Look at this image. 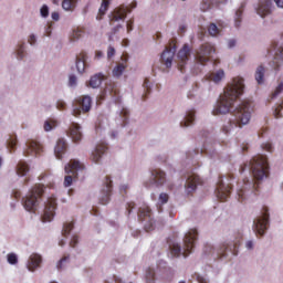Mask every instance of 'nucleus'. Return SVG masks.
<instances>
[{
    "instance_id": "obj_4",
    "label": "nucleus",
    "mask_w": 283,
    "mask_h": 283,
    "mask_svg": "<svg viewBox=\"0 0 283 283\" xmlns=\"http://www.w3.org/2000/svg\"><path fill=\"white\" fill-rule=\"evenodd\" d=\"M232 116H234L232 119L234 127H244V125H249V122L251 120V104L249 102H242L232 112Z\"/></svg>"
},
{
    "instance_id": "obj_45",
    "label": "nucleus",
    "mask_w": 283,
    "mask_h": 283,
    "mask_svg": "<svg viewBox=\"0 0 283 283\" xmlns=\"http://www.w3.org/2000/svg\"><path fill=\"white\" fill-rule=\"evenodd\" d=\"M8 147L9 149H14L17 147V137L15 136H10L8 139Z\"/></svg>"
},
{
    "instance_id": "obj_58",
    "label": "nucleus",
    "mask_w": 283,
    "mask_h": 283,
    "mask_svg": "<svg viewBox=\"0 0 283 283\" xmlns=\"http://www.w3.org/2000/svg\"><path fill=\"white\" fill-rule=\"evenodd\" d=\"M52 122H50V120H46L45 123H44V129H45V132H51V129H52Z\"/></svg>"
},
{
    "instance_id": "obj_32",
    "label": "nucleus",
    "mask_w": 283,
    "mask_h": 283,
    "mask_svg": "<svg viewBox=\"0 0 283 283\" xmlns=\"http://www.w3.org/2000/svg\"><path fill=\"white\" fill-rule=\"evenodd\" d=\"M76 3H78V0H63L62 8L66 12H73L74 8H76Z\"/></svg>"
},
{
    "instance_id": "obj_29",
    "label": "nucleus",
    "mask_w": 283,
    "mask_h": 283,
    "mask_svg": "<svg viewBox=\"0 0 283 283\" xmlns=\"http://www.w3.org/2000/svg\"><path fill=\"white\" fill-rule=\"evenodd\" d=\"M105 81V75L102 73H97L93 75L90 80V87H93V90H96V87H101V83Z\"/></svg>"
},
{
    "instance_id": "obj_28",
    "label": "nucleus",
    "mask_w": 283,
    "mask_h": 283,
    "mask_svg": "<svg viewBox=\"0 0 283 283\" xmlns=\"http://www.w3.org/2000/svg\"><path fill=\"white\" fill-rule=\"evenodd\" d=\"M193 120H196V111H189L180 123V127H190V125H193Z\"/></svg>"
},
{
    "instance_id": "obj_19",
    "label": "nucleus",
    "mask_w": 283,
    "mask_h": 283,
    "mask_svg": "<svg viewBox=\"0 0 283 283\" xmlns=\"http://www.w3.org/2000/svg\"><path fill=\"white\" fill-rule=\"evenodd\" d=\"M166 180L167 177L165 175V171H163L161 169L151 170L150 185H156V187H160L165 185Z\"/></svg>"
},
{
    "instance_id": "obj_38",
    "label": "nucleus",
    "mask_w": 283,
    "mask_h": 283,
    "mask_svg": "<svg viewBox=\"0 0 283 283\" xmlns=\"http://www.w3.org/2000/svg\"><path fill=\"white\" fill-rule=\"evenodd\" d=\"M146 283H156V271L151 268L146 270Z\"/></svg>"
},
{
    "instance_id": "obj_39",
    "label": "nucleus",
    "mask_w": 283,
    "mask_h": 283,
    "mask_svg": "<svg viewBox=\"0 0 283 283\" xmlns=\"http://www.w3.org/2000/svg\"><path fill=\"white\" fill-rule=\"evenodd\" d=\"M144 90H145V93L144 95L142 96L143 101H146L147 99V94H151V82H149L148 78H146L144 81Z\"/></svg>"
},
{
    "instance_id": "obj_24",
    "label": "nucleus",
    "mask_w": 283,
    "mask_h": 283,
    "mask_svg": "<svg viewBox=\"0 0 283 283\" xmlns=\"http://www.w3.org/2000/svg\"><path fill=\"white\" fill-rule=\"evenodd\" d=\"M67 151V143H65V139L60 138L56 142L55 148H54V155L60 160L63 158V154Z\"/></svg>"
},
{
    "instance_id": "obj_62",
    "label": "nucleus",
    "mask_w": 283,
    "mask_h": 283,
    "mask_svg": "<svg viewBox=\"0 0 283 283\" xmlns=\"http://www.w3.org/2000/svg\"><path fill=\"white\" fill-rule=\"evenodd\" d=\"M51 18L53 19V21H59V19H61L59 12H56V11L51 13Z\"/></svg>"
},
{
    "instance_id": "obj_42",
    "label": "nucleus",
    "mask_w": 283,
    "mask_h": 283,
    "mask_svg": "<svg viewBox=\"0 0 283 283\" xmlns=\"http://www.w3.org/2000/svg\"><path fill=\"white\" fill-rule=\"evenodd\" d=\"M72 229H74V223H72V222L64 223L63 229H62V235H64V238H67V235H70V232L72 231Z\"/></svg>"
},
{
    "instance_id": "obj_55",
    "label": "nucleus",
    "mask_w": 283,
    "mask_h": 283,
    "mask_svg": "<svg viewBox=\"0 0 283 283\" xmlns=\"http://www.w3.org/2000/svg\"><path fill=\"white\" fill-rule=\"evenodd\" d=\"M114 54H116V49H114V46H108L107 59H112V56H114Z\"/></svg>"
},
{
    "instance_id": "obj_63",
    "label": "nucleus",
    "mask_w": 283,
    "mask_h": 283,
    "mask_svg": "<svg viewBox=\"0 0 283 283\" xmlns=\"http://www.w3.org/2000/svg\"><path fill=\"white\" fill-rule=\"evenodd\" d=\"M235 43H237L235 39L228 40V48H235Z\"/></svg>"
},
{
    "instance_id": "obj_6",
    "label": "nucleus",
    "mask_w": 283,
    "mask_h": 283,
    "mask_svg": "<svg viewBox=\"0 0 283 283\" xmlns=\"http://www.w3.org/2000/svg\"><path fill=\"white\" fill-rule=\"evenodd\" d=\"M216 53L213 45L209 43L202 44L196 52L195 60L199 65H206L211 61V55Z\"/></svg>"
},
{
    "instance_id": "obj_49",
    "label": "nucleus",
    "mask_w": 283,
    "mask_h": 283,
    "mask_svg": "<svg viewBox=\"0 0 283 283\" xmlns=\"http://www.w3.org/2000/svg\"><path fill=\"white\" fill-rule=\"evenodd\" d=\"M8 262H9V264H17V262H18L17 254H14V253L9 254Z\"/></svg>"
},
{
    "instance_id": "obj_56",
    "label": "nucleus",
    "mask_w": 283,
    "mask_h": 283,
    "mask_svg": "<svg viewBox=\"0 0 283 283\" xmlns=\"http://www.w3.org/2000/svg\"><path fill=\"white\" fill-rule=\"evenodd\" d=\"M127 32H132L134 30V19H130L126 23Z\"/></svg>"
},
{
    "instance_id": "obj_26",
    "label": "nucleus",
    "mask_w": 283,
    "mask_h": 283,
    "mask_svg": "<svg viewBox=\"0 0 283 283\" xmlns=\"http://www.w3.org/2000/svg\"><path fill=\"white\" fill-rule=\"evenodd\" d=\"M227 251H231L233 255H238V252L235 251V245L222 244L217 251L218 258H220V260L227 258Z\"/></svg>"
},
{
    "instance_id": "obj_3",
    "label": "nucleus",
    "mask_w": 283,
    "mask_h": 283,
    "mask_svg": "<svg viewBox=\"0 0 283 283\" xmlns=\"http://www.w3.org/2000/svg\"><path fill=\"white\" fill-rule=\"evenodd\" d=\"M196 240H198V230L190 229L184 238V248H180V244L178 243H172L170 245L171 255H174V258H180V255L187 258L193 250Z\"/></svg>"
},
{
    "instance_id": "obj_20",
    "label": "nucleus",
    "mask_w": 283,
    "mask_h": 283,
    "mask_svg": "<svg viewBox=\"0 0 283 283\" xmlns=\"http://www.w3.org/2000/svg\"><path fill=\"white\" fill-rule=\"evenodd\" d=\"M87 53L81 52L76 55L75 65L78 74H85V69L87 67Z\"/></svg>"
},
{
    "instance_id": "obj_15",
    "label": "nucleus",
    "mask_w": 283,
    "mask_h": 283,
    "mask_svg": "<svg viewBox=\"0 0 283 283\" xmlns=\"http://www.w3.org/2000/svg\"><path fill=\"white\" fill-rule=\"evenodd\" d=\"M55 209H56V199L49 198L45 203L44 213L42 216V222H52V218H54Z\"/></svg>"
},
{
    "instance_id": "obj_11",
    "label": "nucleus",
    "mask_w": 283,
    "mask_h": 283,
    "mask_svg": "<svg viewBox=\"0 0 283 283\" xmlns=\"http://www.w3.org/2000/svg\"><path fill=\"white\" fill-rule=\"evenodd\" d=\"M138 218L140 222H144L145 231H153L154 219L151 218V209H149V207L140 208Z\"/></svg>"
},
{
    "instance_id": "obj_46",
    "label": "nucleus",
    "mask_w": 283,
    "mask_h": 283,
    "mask_svg": "<svg viewBox=\"0 0 283 283\" xmlns=\"http://www.w3.org/2000/svg\"><path fill=\"white\" fill-rule=\"evenodd\" d=\"M65 262H70V254L64 255L57 263V269L59 271H61V269H63V264H65Z\"/></svg>"
},
{
    "instance_id": "obj_40",
    "label": "nucleus",
    "mask_w": 283,
    "mask_h": 283,
    "mask_svg": "<svg viewBox=\"0 0 283 283\" xmlns=\"http://www.w3.org/2000/svg\"><path fill=\"white\" fill-rule=\"evenodd\" d=\"M242 8L237 10L234 15V28H240V25H242Z\"/></svg>"
},
{
    "instance_id": "obj_30",
    "label": "nucleus",
    "mask_w": 283,
    "mask_h": 283,
    "mask_svg": "<svg viewBox=\"0 0 283 283\" xmlns=\"http://www.w3.org/2000/svg\"><path fill=\"white\" fill-rule=\"evenodd\" d=\"M127 59H124L122 63H117V65L113 69V76L116 78L123 76V72H125L127 67Z\"/></svg>"
},
{
    "instance_id": "obj_5",
    "label": "nucleus",
    "mask_w": 283,
    "mask_h": 283,
    "mask_svg": "<svg viewBox=\"0 0 283 283\" xmlns=\"http://www.w3.org/2000/svg\"><path fill=\"white\" fill-rule=\"evenodd\" d=\"M41 196H43V186L36 185L23 199L24 209L34 213V211H36V207H39V199Z\"/></svg>"
},
{
    "instance_id": "obj_14",
    "label": "nucleus",
    "mask_w": 283,
    "mask_h": 283,
    "mask_svg": "<svg viewBox=\"0 0 283 283\" xmlns=\"http://www.w3.org/2000/svg\"><path fill=\"white\" fill-rule=\"evenodd\" d=\"M43 151V146L34 139H28L25 143V148L23 150L24 156H39Z\"/></svg>"
},
{
    "instance_id": "obj_33",
    "label": "nucleus",
    "mask_w": 283,
    "mask_h": 283,
    "mask_svg": "<svg viewBox=\"0 0 283 283\" xmlns=\"http://www.w3.org/2000/svg\"><path fill=\"white\" fill-rule=\"evenodd\" d=\"M30 171V166L25 161H19L17 166L18 176H25Z\"/></svg>"
},
{
    "instance_id": "obj_53",
    "label": "nucleus",
    "mask_w": 283,
    "mask_h": 283,
    "mask_svg": "<svg viewBox=\"0 0 283 283\" xmlns=\"http://www.w3.org/2000/svg\"><path fill=\"white\" fill-rule=\"evenodd\" d=\"M195 279L197 280L198 283H209L205 276L200 274H195Z\"/></svg>"
},
{
    "instance_id": "obj_13",
    "label": "nucleus",
    "mask_w": 283,
    "mask_h": 283,
    "mask_svg": "<svg viewBox=\"0 0 283 283\" xmlns=\"http://www.w3.org/2000/svg\"><path fill=\"white\" fill-rule=\"evenodd\" d=\"M176 54V40H172L170 46H167L166 50L161 54V62L166 67H171V63L174 61V56Z\"/></svg>"
},
{
    "instance_id": "obj_34",
    "label": "nucleus",
    "mask_w": 283,
    "mask_h": 283,
    "mask_svg": "<svg viewBox=\"0 0 283 283\" xmlns=\"http://www.w3.org/2000/svg\"><path fill=\"white\" fill-rule=\"evenodd\" d=\"M84 33H85V30L81 28L74 29L72 34L70 35V42L76 43V41H78V39H81V36H83Z\"/></svg>"
},
{
    "instance_id": "obj_48",
    "label": "nucleus",
    "mask_w": 283,
    "mask_h": 283,
    "mask_svg": "<svg viewBox=\"0 0 283 283\" xmlns=\"http://www.w3.org/2000/svg\"><path fill=\"white\" fill-rule=\"evenodd\" d=\"M52 25H53L52 22H48L46 23L44 36H51V34H52Z\"/></svg>"
},
{
    "instance_id": "obj_31",
    "label": "nucleus",
    "mask_w": 283,
    "mask_h": 283,
    "mask_svg": "<svg viewBox=\"0 0 283 283\" xmlns=\"http://www.w3.org/2000/svg\"><path fill=\"white\" fill-rule=\"evenodd\" d=\"M207 81H212L213 83H220L222 78H224V71L219 70L213 73H209L206 75Z\"/></svg>"
},
{
    "instance_id": "obj_21",
    "label": "nucleus",
    "mask_w": 283,
    "mask_h": 283,
    "mask_svg": "<svg viewBox=\"0 0 283 283\" xmlns=\"http://www.w3.org/2000/svg\"><path fill=\"white\" fill-rule=\"evenodd\" d=\"M69 134L73 140V143H81L83 139V132H81V125L76 123H72L69 128Z\"/></svg>"
},
{
    "instance_id": "obj_59",
    "label": "nucleus",
    "mask_w": 283,
    "mask_h": 283,
    "mask_svg": "<svg viewBox=\"0 0 283 283\" xmlns=\"http://www.w3.org/2000/svg\"><path fill=\"white\" fill-rule=\"evenodd\" d=\"M112 94L114 92V94H116V90H114V86H112V84L107 85L105 88V93L107 94Z\"/></svg>"
},
{
    "instance_id": "obj_54",
    "label": "nucleus",
    "mask_w": 283,
    "mask_h": 283,
    "mask_svg": "<svg viewBox=\"0 0 283 283\" xmlns=\"http://www.w3.org/2000/svg\"><path fill=\"white\" fill-rule=\"evenodd\" d=\"M72 176H70V175H67V176H65V178H64V187H70V186H72Z\"/></svg>"
},
{
    "instance_id": "obj_36",
    "label": "nucleus",
    "mask_w": 283,
    "mask_h": 283,
    "mask_svg": "<svg viewBox=\"0 0 283 283\" xmlns=\"http://www.w3.org/2000/svg\"><path fill=\"white\" fill-rule=\"evenodd\" d=\"M264 66L260 65L256 67L255 71V81L256 83H259V85H262V83H264Z\"/></svg>"
},
{
    "instance_id": "obj_16",
    "label": "nucleus",
    "mask_w": 283,
    "mask_h": 283,
    "mask_svg": "<svg viewBox=\"0 0 283 283\" xmlns=\"http://www.w3.org/2000/svg\"><path fill=\"white\" fill-rule=\"evenodd\" d=\"M198 185H202V180L198 175H190L188 176L186 184H185V191L187 196H191L196 189H198Z\"/></svg>"
},
{
    "instance_id": "obj_51",
    "label": "nucleus",
    "mask_w": 283,
    "mask_h": 283,
    "mask_svg": "<svg viewBox=\"0 0 283 283\" xmlns=\"http://www.w3.org/2000/svg\"><path fill=\"white\" fill-rule=\"evenodd\" d=\"M119 116L123 118V120H127L129 116V111L127 108H123L119 113Z\"/></svg>"
},
{
    "instance_id": "obj_57",
    "label": "nucleus",
    "mask_w": 283,
    "mask_h": 283,
    "mask_svg": "<svg viewBox=\"0 0 283 283\" xmlns=\"http://www.w3.org/2000/svg\"><path fill=\"white\" fill-rule=\"evenodd\" d=\"M78 244V237L74 235L70 242V247L74 249Z\"/></svg>"
},
{
    "instance_id": "obj_52",
    "label": "nucleus",
    "mask_w": 283,
    "mask_h": 283,
    "mask_svg": "<svg viewBox=\"0 0 283 283\" xmlns=\"http://www.w3.org/2000/svg\"><path fill=\"white\" fill-rule=\"evenodd\" d=\"M262 149H264L265 151H273V145H271V143H264L261 145Z\"/></svg>"
},
{
    "instance_id": "obj_8",
    "label": "nucleus",
    "mask_w": 283,
    "mask_h": 283,
    "mask_svg": "<svg viewBox=\"0 0 283 283\" xmlns=\"http://www.w3.org/2000/svg\"><path fill=\"white\" fill-rule=\"evenodd\" d=\"M92 109V97L83 96L73 104V116H81V112H90Z\"/></svg>"
},
{
    "instance_id": "obj_18",
    "label": "nucleus",
    "mask_w": 283,
    "mask_h": 283,
    "mask_svg": "<svg viewBox=\"0 0 283 283\" xmlns=\"http://www.w3.org/2000/svg\"><path fill=\"white\" fill-rule=\"evenodd\" d=\"M272 7L273 3L271 2V0H259V4L256 7V14L264 19V17H269V14H271Z\"/></svg>"
},
{
    "instance_id": "obj_47",
    "label": "nucleus",
    "mask_w": 283,
    "mask_h": 283,
    "mask_svg": "<svg viewBox=\"0 0 283 283\" xmlns=\"http://www.w3.org/2000/svg\"><path fill=\"white\" fill-rule=\"evenodd\" d=\"M168 201H169V195L168 193H160L159 195V202H161V205H167Z\"/></svg>"
},
{
    "instance_id": "obj_41",
    "label": "nucleus",
    "mask_w": 283,
    "mask_h": 283,
    "mask_svg": "<svg viewBox=\"0 0 283 283\" xmlns=\"http://www.w3.org/2000/svg\"><path fill=\"white\" fill-rule=\"evenodd\" d=\"M208 32L210 36H218V34H220V28H218L216 23H210L208 27Z\"/></svg>"
},
{
    "instance_id": "obj_1",
    "label": "nucleus",
    "mask_w": 283,
    "mask_h": 283,
    "mask_svg": "<svg viewBox=\"0 0 283 283\" xmlns=\"http://www.w3.org/2000/svg\"><path fill=\"white\" fill-rule=\"evenodd\" d=\"M248 167L252 174L253 180H243V185L238 189L239 202H244V200H248L249 196L258 191L256 185H260L262 180H266V178H269V161L266 160V156H254L250 160Z\"/></svg>"
},
{
    "instance_id": "obj_43",
    "label": "nucleus",
    "mask_w": 283,
    "mask_h": 283,
    "mask_svg": "<svg viewBox=\"0 0 283 283\" xmlns=\"http://www.w3.org/2000/svg\"><path fill=\"white\" fill-rule=\"evenodd\" d=\"M40 15L42 19H48L50 17V7L48 4H43L40 9Z\"/></svg>"
},
{
    "instance_id": "obj_35",
    "label": "nucleus",
    "mask_w": 283,
    "mask_h": 283,
    "mask_svg": "<svg viewBox=\"0 0 283 283\" xmlns=\"http://www.w3.org/2000/svg\"><path fill=\"white\" fill-rule=\"evenodd\" d=\"M217 3L218 1L216 0H202L200 10H202V12H207V10H211V8H214Z\"/></svg>"
},
{
    "instance_id": "obj_23",
    "label": "nucleus",
    "mask_w": 283,
    "mask_h": 283,
    "mask_svg": "<svg viewBox=\"0 0 283 283\" xmlns=\"http://www.w3.org/2000/svg\"><path fill=\"white\" fill-rule=\"evenodd\" d=\"M64 169L65 174H72V176H76V171H81V169H84V166L78 160L73 159L65 166Z\"/></svg>"
},
{
    "instance_id": "obj_60",
    "label": "nucleus",
    "mask_w": 283,
    "mask_h": 283,
    "mask_svg": "<svg viewBox=\"0 0 283 283\" xmlns=\"http://www.w3.org/2000/svg\"><path fill=\"white\" fill-rule=\"evenodd\" d=\"M29 43H30V45H34V43H36V35L31 34L29 36Z\"/></svg>"
},
{
    "instance_id": "obj_2",
    "label": "nucleus",
    "mask_w": 283,
    "mask_h": 283,
    "mask_svg": "<svg viewBox=\"0 0 283 283\" xmlns=\"http://www.w3.org/2000/svg\"><path fill=\"white\" fill-rule=\"evenodd\" d=\"M244 92V78L234 77L233 83L230 84L224 91L223 94L219 96L217 104L212 111L214 116L218 114H229L233 109V104L238 101V96Z\"/></svg>"
},
{
    "instance_id": "obj_10",
    "label": "nucleus",
    "mask_w": 283,
    "mask_h": 283,
    "mask_svg": "<svg viewBox=\"0 0 283 283\" xmlns=\"http://www.w3.org/2000/svg\"><path fill=\"white\" fill-rule=\"evenodd\" d=\"M231 195V184L229 179L226 177L224 179H220L217 184V198L219 200L224 201Z\"/></svg>"
},
{
    "instance_id": "obj_12",
    "label": "nucleus",
    "mask_w": 283,
    "mask_h": 283,
    "mask_svg": "<svg viewBox=\"0 0 283 283\" xmlns=\"http://www.w3.org/2000/svg\"><path fill=\"white\" fill-rule=\"evenodd\" d=\"M189 56H191V51L189 50V45L185 44L177 55V59H178L177 65H178L179 72L185 73V65H187V61H189Z\"/></svg>"
},
{
    "instance_id": "obj_27",
    "label": "nucleus",
    "mask_w": 283,
    "mask_h": 283,
    "mask_svg": "<svg viewBox=\"0 0 283 283\" xmlns=\"http://www.w3.org/2000/svg\"><path fill=\"white\" fill-rule=\"evenodd\" d=\"M41 265V255L39 254H32L28 261V270L29 271H36V269H39V266Z\"/></svg>"
},
{
    "instance_id": "obj_50",
    "label": "nucleus",
    "mask_w": 283,
    "mask_h": 283,
    "mask_svg": "<svg viewBox=\"0 0 283 283\" xmlns=\"http://www.w3.org/2000/svg\"><path fill=\"white\" fill-rule=\"evenodd\" d=\"M76 75H70V78H69V85L70 87H76Z\"/></svg>"
},
{
    "instance_id": "obj_9",
    "label": "nucleus",
    "mask_w": 283,
    "mask_h": 283,
    "mask_svg": "<svg viewBox=\"0 0 283 283\" xmlns=\"http://www.w3.org/2000/svg\"><path fill=\"white\" fill-rule=\"evenodd\" d=\"M130 12L132 9H129V7H125V4H120L115 8L108 15L111 25L112 23H116V21H125V19H127V13L129 14Z\"/></svg>"
},
{
    "instance_id": "obj_61",
    "label": "nucleus",
    "mask_w": 283,
    "mask_h": 283,
    "mask_svg": "<svg viewBox=\"0 0 283 283\" xmlns=\"http://www.w3.org/2000/svg\"><path fill=\"white\" fill-rule=\"evenodd\" d=\"M56 107H57V109H65V102H63V101H57Z\"/></svg>"
},
{
    "instance_id": "obj_22",
    "label": "nucleus",
    "mask_w": 283,
    "mask_h": 283,
    "mask_svg": "<svg viewBox=\"0 0 283 283\" xmlns=\"http://www.w3.org/2000/svg\"><path fill=\"white\" fill-rule=\"evenodd\" d=\"M283 63V44L279 45L276 48L275 54H274V59L273 61L270 63V65L274 69V70H279L280 65H282Z\"/></svg>"
},
{
    "instance_id": "obj_25",
    "label": "nucleus",
    "mask_w": 283,
    "mask_h": 283,
    "mask_svg": "<svg viewBox=\"0 0 283 283\" xmlns=\"http://www.w3.org/2000/svg\"><path fill=\"white\" fill-rule=\"evenodd\" d=\"M105 151H107V146L105 144L97 145L91 155V160H93V163H98Z\"/></svg>"
},
{
    "instance_id": "obj_37",
    "label": "nucleus",
    "mask_w": 283,
    "mask_h": 283,
    "mask_svg": "<svg viewBox=\"0 0 283 283\" xmlns=\"http://www.w3.org/2000/svg\"><path fill=\"white\" fill-rule=\"evenodd\" d=\"M15 54L19 61H23V59H25V45L23 43H19L17 45Z\"/></svg>"
},
{
    "instance_id": "obj_7",
    "label": "nucleus",
    "mask_w": 283,
    "mask_h": 283,
    "mask_svg": "<svg viewBox=\"0 0 283 283\" xmlns=\"http://www.w3.org/2000/svg\"><path fill=\"white\" fill-rule=\"evenodd\" d=\"M253 229L258 235H264L266 229H269V208L263 207L261 214L253 221Z\"/></svg>"
},
{
    "instance_id": "obj_44",
    "label": "nucleus",
    "mask_w": 283,
    "mask_h": 283,
    "mask_svg": "<svg viewBox=\"0 0 283 283\" xmlns=\"http://www.w3.org/2000/svg\"><path fill=\"white\" fill-rule=\"evenodd\" d=\"M282 92H283V82H281L276 86L275 91L272 93V98H277V96H280V94H282Z\"/></svg>"
},
{
    "instance_id": "obj_17",
    "label": "nucleus",
    "mask_w": 283,
    "mask_h": 283,
    "mask_svg": "<svg viewBox=\"0 0 283 283\" xmlns=\"http://www.w3.org/2000/svg\"><path fill=\"white\" fill-rule=\"evenodd\" d=\"M112 193V178L106 176L104 179L103 189L99 197L101 205H107L109 202V196Z\"/></svg>"
},
{
    "instance_id": "obj_64",
    "label": "nucleus",
    "mask_w": 283,
    "mask_h": 283,
    "mask_svg": "<svg viewBox=\"0 0 283 283\" xmlns=\"http://www.w3.org/2000/svg\"><path fill=\"white\" fill-rule=\"evenodd\" d=\"M274 3L277 6V8H283V0H274Z\"/></svg>"
}]
</instances>
